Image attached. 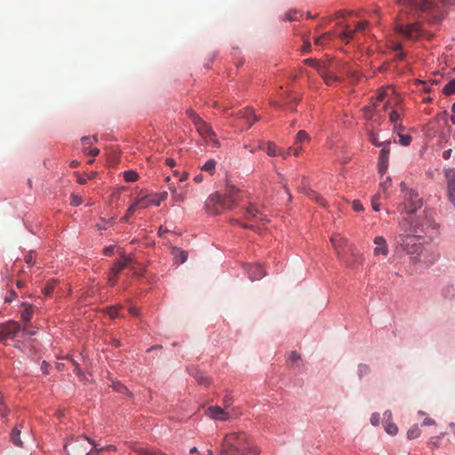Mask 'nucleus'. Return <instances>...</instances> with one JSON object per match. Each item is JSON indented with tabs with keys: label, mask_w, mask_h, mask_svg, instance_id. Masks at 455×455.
I'll list each match as a JSON object with an SVG mask.
<instances>
[{
	"label": "nucleus",
	"mask_w": 455,
	"mask_h": 455,
	"mask_svg": "<svg viewBox=\"0 0 455 455\" xmlns=\"http://www.w3.org/2000/svg\"><path fill=\"white\" fill-rule=\"evenodd\" d=\"M399 228L401 231L415 234L420 238L427 237L430 241L434 240L439 233V225L426 213L417 218L412 215L403 217L399 221Z\"/></svg>",
	"instance_id": "obj_4"
},
{
	"label": "nucleus",
	"mask_w": 455,
	"mask_h": 455,
	"mask_svg": "<svg viewBox=\"0 0 455 455\" xmlns=\"http://www.w3.org/2000/svg\"><path fill=\"white\" fill-rule=\"evenodd\" d=\"M71 201L73 205H80L83 203L82 198L79 196L72 195L71 196Z\"/></svg>",
	"instance_id": "obj_54"
},
{
	"label": "nucleus",
	"mask_w": 455,
	"mask_h": 455,
	"mask_svg": "<svg viewBox=\"0 0 455 455\" xmlns=\"http://www.w3.org/2000/svg\"><path fill=\"white\" fill-rule=\"evenodd\" d=\"M21 305L25 307L21 313V319L25 323H28L32 319L34 314L33 307L28 303H22Z\"/></svg>",
	"instance_id": "obj_26"
},
{
	"label": "nucleus",
	"mask_w": 455,
	"mask_h": 455,
	"mask_svg": "<svg viewBox=\"0 0 455 455\" xmlns=\"http://www.w3.org/2000/svg\"><path fill=\"white\" fill-rule=\"evenodd\" d=\"M8 414V410L4 403L3 396L0 395V416L5 418Z\"/></svg>",
	"instance_id": "obj_48"
},
{
	"label": "nucleus",
	"mask_w": 455,
	"mask_h": 455,
	"mask_svg": "<svg viewBox=\"0 0 455 455\" xmlns=\"http://www.w3.org/2000/svg\"><path fill=\"white\" fill-rule=\"evenodd\" d=\"M132 451L138 455H166L160 451L152 450L145 447H132Z\"/></svg>",
	"instance_id": "obj_24"
},
{
	"label": "nucleus",
	"mask_w": 455,
	"mask_h": 455,
	"mask_svg": "<svg viewBox=\"0 0 455 455\" xmlns=\"http://www.w3.org/2000/svg\"><path fill=\"white\" fill-rule=\"evenodd\" d=\"M192 376L200 385L209 386L211 384L210 379L202 371L195 370L192 372Z\"/></svg>",
	"instance_id": "obj_25"
},
{
	"label": "nucleus",
	"mask_w": 455,
	"mask_h": 455,
	"mask_svg": "<svg viewBox=\"0 0 455 455\" xmlns=\"http://www.w3.org/2000/svg\"><path fill=\"white\" fill-rule=\"evenodd\" d=\"M443 93L451 95L455 93V78L450 80L443 88Z\"/></svg>",
	"instance_id": "obj_31"
},
{
	"label": "nucleus",
	"mask_w": 455,
	"mask_h": 455,
	"mask_svg": "<svg viewBox=\"0 0 455 455\" xmlns=\"http://www.w3.org/2000/svg\"><path fill=\"white\" fill-rule=\"evenodd\" d=\"M117 277L118 276H115L114 275H111V272H109L108 279V285L114 286L116 283Z\"/></svg>",
	"instance_id": "obj_56"
},
{
	"label": "nucleus",
	"mask_w": 455,
	"mask_h": 455,
	"mask_svg": "<svg viewBox=\"0 0 455 455\" xmlns=\"http://www.w3.org/2000/svg\"><path fill=\"white\" fill-rule=\"evenodd\" d=\"M246 269L249 277L251 281L259 280L266 275V272L264 271L262 266L258 263L253 265H248Z\"/></svg>",
	"instance_id": "obj_20"
},
{
	"label": "nucleus",
	"mask_w": 455,
	"mask_h": 455,
	"mask_svg": "<svg viewBox=\"0 0 455 455\" xmlns=\"http://www.w3.org/2000/svg\"><path fill=\"white\" fill-rule=\"evenodd\" d=\"M236 116L239 121L244 122V124H247L248 128L259 119V117L255 115L254 110L250 108L240 110Z\"/></svg>",
	"instance_id": "obj_16"
},
{
	"label": "nucleus",
	"mask_w": 455,
	"mask_h": 455,
	"mask_svg": "<svg viewBox=\"0 0 455 455\" xmlns=\"http://www.w3.org/2000/svg\"><path fill=\"white\" fill-rule=\"evenodd\" d=\"M172 198L175 203H183L185 200V196L182 192H179L178 189L175 187H170L169 188Z\"/></svg>",
	"instance_id": "obj_28"
},
{
	"label": "nucleus",
	"mask_w": 455,
	"mask_h": 455,
	"mask_svg": "<svg viewBox=\"0 0 455 455\" xmlns=\"http://www.w3.org/2000/svg\"><path fill=\"white\" fill-rule=\"evenodd\" d=\"M379 420H380V415L377 412H374L371 414V423L373 425V426H378L379 424Z\"/></svg>",
	"instance_id": "obj_50"
},
{
	"label": "nucleus",
	"mask_w": 455,
	"mask_h": 455,
	"mask_svg": "<svg viewBox=\"0 0 455 455\" xmlns=\"http://www.w3.org/2000/svg\"><path fill=\"white\" fill-rule=\"evenodd\" d=\"M140 210L138 208V205L136 204V202H134L129 208H128V211H129V213H135L136 211Z\"/></svg>",
	"instance_id": "obj_63"
},
{
	"label": "nucleus",
	"mask_w": 455,
	"mask_h": 455,
	"mask_svg": "<svg viewBox=\"0 0 455 455\" xmlns=\"http://www.w3.org/2000/svg\"><path fill=\"white\" fill-rule=\"evenodd\" d=\"M17 297V293L14 291H11L10 294L5 297V302H12Z\"/></svg>",
	"instance_id": "obj_57"
},
{
	"label": "nucleus",
	"mask_w": 455,
	"mask_h": 455,
	"mask_svg": "<svg viewBox=\"0 0 455 455\" xmlns=\"http://www.w3.org/2000/svg\"><path fill=\"white\" fill-rule=\"evenodd\" d=\"M135 202L139 209H146L149 207L150 204H152V200L147 197L139 198Z\"/></svg>",
	"instance_id": "obj_34"
},
{
	"label": "nucleus",
	"mask_w": 455,
	"mask_h": 455,
	"mask_svg": "<svg viewBox=\"0 0 455 455\" xmlns=\"http://www.w3.org/2000/svg\"><path fill=\"white\" fill-rule=\"evenodd\" d=\"M172 255L174 257V261L177 264H181L187 261L188 259V252L186 251H182L177 247L172 248Z\"/></svg>",
	"instance_id": "obj_23"
},
{
	"label": "nucleus",
	"mask_w": 455,
	"mask_h": 455,
	"mask_svg": "<svg viewBox=\"0 0 455 455\" xmlns=\"http://www.w3.org/2000/svg\"><path fill=\"white\" fill-rule=\"evenodd\" d=\"M371 372V368L368 364L360 363L358 365L357 373L359 378L368 375Z\"/></svg>",
	"instance_id": "obj_33"
},
{
	"label": "nucleus",
	"mask_w": 455,
	"mask_h": 455,
	"mask_svg": "<svg viewBox=\"0 0 455 455\" xmlns=\"http://www.w3.org/2000/svg\"><path fill=\"white\" fill-rule=\"evenodd\" d=\"M451 0H396L402 7L395 31L402 36L416 41L424 36L430 39L433 35L426 32L423 22L435 26L445 18L446 6Z\"/></svg>",
	"instance_id": "obj_1"
},
{
	"label": "nucleus",
	"mask_w": 455,
	"mask_h": 455,
	"mask_svg": "<svg viewBox=\"0 0 455 455\" xmlns=\"http://www.w3.org/2000/svg\"><path fill=\"white\" fill-rule=\"evenodd\" d=\"M158 198L156 200H152V204H155L156 206H159L161 202L165 201L168 196V193L166 191H164L160 193L158 196Z\"/></svg>",
	"instance_id": "obj_46"
},
{
	"label": "nucleus",
	"mask_w": 455,
	"mask_h": 455,
	"mask_svg": "<svg viewBox=\"0 0 455 455\" xmlns=\"http://www.w3.org/2000/svg\"><path fill=\"white\" fill-rule=\"evenodd\" d=\"M259 452L253 445L245 433H230L227 435L221 443L220 455H237Z\"/></svg>",
	"instance_id": "obj_5"
},
{
	"label": "nucleus",
	"mask_w": 455,
	"mask_h": 455,
	"mask_svg": "<svg viewBox=\"0 0 455 455\" xmlns=\"http://www.w3.org/2000/svg\"><path fill=\"white\" fill-rule=\"evenodd\" d=\"M311 137L306 131H299L296 135V142H303L305 140H310Z\"/></svg>",
	"instance_id": "obj_40"
},
{
	"label": "nucleus",
	"mask_w": 455,
	"mask_h": 455,
	"mask_svg": "<svg viewBox=\"0 0 455 455\" xmlns=\"http://www.w3.org/2000/svg\"><path fill=\"white\" fill-rule=\"evenodd\" d=\"M289 360L291 361L292 363H296L299 360H300V355L296 351H292L289 355Z\"/></svg>",
	"instance_id": "obj_53"
},
{
	"label": "nucleus",
	"mask_w": 455,
	"mask_h": 455,
	"mask_svg": "<svg viewBox=\"0 0 455 455\" xmlns=\"http://www.w3.org/2000/svg\"><path fill=\"white\" fill-rule=\"evenodd\" d=\"M112 387L115 391L118 392V393H122V394H124V393H128V389L125 386H124L121 382L119 381H113L112 383Z\"/></svg>",
	"instance_id": "obj_41"
},
{
	"label": "nucleus",
	"mask_w": 455,
	"mask_h": 455,
	"mask_svg": "<svg viewBox=\"0 0 455 455\" xmlns=\"http://www.w3.org/2000/svg\"><path fill=\"white\" fill-rule=\"evenodd\" d=\"M124 179L126 182H134L138 180L139 174L133 170H129L124 172Z\"/></svg>",
	"instance_id": "obj_30"
},
{
	"label": "nucleus",
	"mask_w": 455,
	"mask_h": 455,
	"mask_svg": "<svg viewBox=\"0 0 455 455\" xmlns=\"http://www.w3.org/2000/svg\"><path fill=\"white\" fill-rule=\"evenodd\" d=\"M395 90L392 86L381 87L378 90L371 102L362 108L363 117L371 127L378 126L385 120V112L395 99Z\"/></svg>",
	"instance_id": "obj_2"
},
{
	"label": "nucleus",
	"mask_w": 455,
	"mask_h": 455,
	"mask_svg": "<svg viewBox=\"0 0 455 455\" xmlns=\"http://www.w3.org/2000/svg\"><path fill=\"white\" fill-rule=\"evenodd\" d=\"M391 182L390 177H387L385 180L381 181L379 184V192L383 191L385 193L390 188Z\"/></svg>",
	"instance_id": "obj_45"
},
{
	"label": "nucleus",
	"mask_w": 455,
	"mask_h": 455,
	"mask_svg": "<svg viewBox=\"0 0 455 455\" xmlns=\"http://www.w3.org/2000/svg\"><path fill=\"white\" fill-rule=\"evenodd\" d=\"M259 148L265 151L269 156H281L287 157V156L292 154L299 156L300 148L289 147L287 149H283L278 144H260Z\"/></svg>",
	"instance_id": "obj_11"
},
{
	"label": "nucleus",
	"mask_w": 455,
	"mask_h": 455,
	"mask_svg": "<svg viewBox=\"0 0 455 455\" xmlns=\"http://www.w3.org/2000/svg\"><path fill=\"white\" fill-rule=\"evenodd\" d=\"M329 39H331V35L329 33H325V34H323L322 36L316 37L315 39V44L316 45H323Z\"/></svg>",
	"instance_id": "obj_43"
},
{
	"label": "nucleus",
	"mask_w": 455,
	"mask_h": 455,
	"mask_svg": "<svg viewBox=\"0 0 455 455\" xmlns=\"http://www.w3.org/2000/svg\"><path fill=\"white\" fill-rule=\"evenodd\" d=\"M403 199L401 212H405L408 216L415 213L417 210L420 209L422 206V201L419 197V195L411 189L404 190Z\"/></svg>",
	"instance_id": "obj_10"
},
{
	"label": "nucleus",
	"mask_w": 455,
	"mask_h": 455,
	"mask_svg": "<svg viewBox=\"0 0 455 455\" xmlns=\"http://www.w3.org/2000/svg\"><path fill=\"white\" fill-rule=\"evenodd\" d=\"M310 48H311V44H310L309 41H305L304 44L302 45V51L305 52H307L310 51Z\"/></svg>",
	"instance_id": "obj_62"
},
{
	"label": "nucleus",
	"mask_w": 455,
	"mask_h": 455,
	"mask_svg": "<svg viewBox=\"0 0 455 455\" xmlns=\"http://www.w3.org/2000/svg\"><path fill=\"white\" fill-rule=\"evenodd\" d=\"M74 371L81 379H84V373L83 372V371L81 370L79 365H76V367H75V371Z\"/></svg>",
	"instance_id": "obj_60"
},
{
	"label": "nucleus",
	"mask_w": 455,
	"mask_h": 455,
	"mask_svg": "<svg viewBox=\"0 0 455 455\" xmlns=\"http://www.w3.org/2000/svg\"><path fill=\"white\" fill-rule=\"evenodd\" d=\"M124 268L122 262L119 260L116 262L112 267L110 268L111 275H114L115 276H118L121 271Z\"/></svg>",
	"instance_id": "obj_37"
},
{
	"label": "nucleus",
	"mask_w": 455,
	"mask_h": 455,
	"mask_svg": "<svg viewBox=\"0 0 455 455\" xmlns=\"http://www.w3.org/2000/svg\"><path fill=\"white\" fill-rule=\"evenodd\" d=\"M423 426H433V425H435V421L434 419H432L431 418L429 417H427L423 423H422Z\"/></svg>",
	"instance_id": "obj_61"
},
{
	"label": "nucleus",
	"mask_w": 455,
	"mask_h": 455,
	"mask_svg": "<svg viewBox=\"0 0 455 455\" xmlns=\"http://www.w3.org/2000/svg\"><path fill=\"white\" fill-rule=\"evenodd\" d=\"M243 192L232 184H227L224 193L216 192L209 196L205 201L208 214L219 215L231 210L243 199Z\"/></svg>",
	"instance_id": "obj_3"
},
{
	"label": "nucleus",
	"mask_w": 455,
	"mask_h": 455,
	"mask_svg": "<svg viewBox=\"0 0 455 455\" xmlns=\"http://www.w3.org/2000/svg\"><path fill=\"white\" fill-rule=\"evenodd\" d=\"M352 207H353L354 211H355V212H363V206L362 203L358 200L353 201Z\"/></svg>",
	"instance_id": "obj_51"
},
{
	"label": "nucleus",
	"mask_w": 455,
	"mask_h": 455,
	"mask_svg": "<svg viewBox=\"0 0 455 455\" xmlns=\"http://www.w3.org/2000/svg\"><path fill=\"white\" fill-rule=\"evenodd\" d=\"M216 167V161L213 159L208 160L203 166L202 170L204 172H213Z\"/></svg>",
	"instance_id": "obj_38"
},
{
	"label": "nucleus",
	"mask_w": 455,
	"mask_h": 455,
	"mask_svg": "<svg viewBox=\"0 0 455 455\" xmlns=\"http://www.w3.org/2000/svg\"><path fill=\"white\" fill-rule=\"evenodd\" d=\"M308 196L311 199L315 200V202H317V203L321 204L322 205L325 206L324 200L316 192L310 190L308 192Z\"/></svg>",
	"instance_id": "obj_44"
},
{
	"label": "nucleus",
	"mask_w": 455,
	"mask_h": 455,
	"mask_svg": "<svg viewBox=\"0 0 455 455\" xmlns=\"http://www.w3.org/2000/svg\"><path fill=\"white\" fill-rule=\"evenodd\" d=\"M57 283V280L49 281L43 290L44 294L45 296H50L52 293Z\"/></svg>",
	"instance_id": "obj_32"
},
{
	"label": "nucleus",
	"mask_w": 455,
	"mask_h": 455,
	"mask_svg": "<svg viewBox=\"0 0 455 455\" xmlns=\"http://www.w3.org/2000/svg\"><path fill=\"white\" fill-rule=\"evenodd\" d=\"M368 21H362V22H359L357 25H356V28H355V31H363L365 29V28L368 26Z\"/></svg>",
	"instance_id": "obj_58"
},
{
	"label": "nucleus",
	"mask_w": 455,
	"mask_h": 455,
	"mask_svg": "<svg viewBox=\"0 0 455 455\" xmlns=\"http://www.w3.org/2000/svg\"><path fill=\"white\" fill-rule=\"evenodd\" d=\"M20 331L19 323L9 321L0 324V340L5 339H13L15 335Z\"/></svg>",
	"instance_id": "obj_14"
},
{
	"label": "nucleus",
	"mask_w": 455,
	"mask_h": 455,
	"mask_svg": "<svg viewBox=\"0 0 455 455\" xmlns=\"http://www.w3.org/2000/svg\"><path fill=\"white\" fill-rule=\"evenodd\" d=\"M317 71L328 85H332L334 83L339 81V78L333 75V71L331 67L326 65H318Z\"/></svg>",
	"instance_id": "obj_17"
},
{
	"label": "nucleus",
	"mask_w": 455,
	"mask_h": 455,
	"mask_svg": "<svg viewBox=\"0 0 455 455\" xmlns=\"http://www.w3.org/2000/svg\"><path fill=\"white\" fill-rule=\"evenodd\" d=\"M417 84H422L423 86V90L426 92H431V87L430 85H427V83L425 81H422V80H418L417 81Z\"/></svg>",
	"instance_id": "obj_59"
},
{
	"label": "nucleus",
	"mask_w": 455,
	"mask_h": 455,
	"mask_svg": "<svg viewBox=\"0 0 455 455\" xmlns=\"http://www.w3.org/2000/svg\"><path fill=\"white\" fill-rule=\"evenodd\" d=\"M394 50L396 52L397 57H399L400 59L403 58L404 53L402 51L401 44H395V46H394Z\"/></svg>",
	"instance_id": "obj_55"
},
{
	"label": "nucleus",
	"mask_w": 455,
	"mask_h": 455,
	"mask_svg": "<svg viewBox=\"0 0 455 455\" xmlns=\"http://www.w3.org/2000/svg\"><path fill=\"white\" fill-rule=\"evenodd\" d=\"M165 164H166V165H168L170 167H174L176 165L175 160L172 157L167 158L165 160Z\"/></svg>",
	"instance_id": "obj_64"
},
{
	"label": "nucleus",
	"mask_w": 455,
	"mask_h": 455,
	"mask_svg": "<svg viewBox=\"0 0 455 455\" xmlns=\"http://www.w3.org/2000/svg\"><path fill=\"white\" fill-rule=\"evenodd\" d=\"M187 116L193 123L196 130L204 140L211 142H218L216 134L213 132L212 127L204 121L193 109L187 110Z\"/></svg>",
	"instance_id": "obj_9"
},
{
	"label": "nucleus",
	"mask_w": 455,
	"mask_h": 455,
	"mask_svg": "<svg viewBox=\"0 0 455 455\" xmlns=\"http://www.w3.org/2000/svg\"><path fill=\"white\" fill-rule=\"evenodd\" d=\"M120 261L122 262L124 267H131L134 272H136L134 264H136L134 258L132 255L123 254Z\"/></svg>",
	"instance_id": "obj_27"
},
{
	"label": "nucleus",
	"mask_w": 455,
	"mask_h": 455,
	"mask_svg": "<svg viewBox=\"0 0 455 455\" xmlns=\"http://www.w3.org/2000/svg\"><path fill=\"white\" fill-rule=\"evenodd\" d=\"M379 198H380V193L379 192L371 199V206H372V209L375 212H379V204L378 203Z\"/></svg>",
	"instance_id": "obj_47"
},
{
	"label": "nucleus",
	"mask_w": 455,
	"mask_h": 455,
	"mask_svg": "<svg viewBox=\"0 0 455 455\" xmlns=\"http://www.w3.org/2000/svg\"><path fill=\"white\" fill-rule=\"evenodd\" d=\"M25 261L28 265H34L36 263V256L34 252L30 251L25 256Z\"/></svg>",
	"instance_id": "obj_49"
},
{
	"label": "nucleus",
	"mask_w": 455,
	"mask_h": 455,
	"mask_svg": "<svg viewBox=\"0 0 455 455\" xmlns=\"http://www.w3.org/2000/svg\"><path fill=\"white\" fill-rule=\"evenodd\" d=\"M22 425L19 424L13 427L11 432V441L18 447H22L23 443L20 438L21 433Z\"/></svg>",
	"instance_id": "obj_22"
},
{
	"label": "nucleus",
	"mask_w": 455,
	"mask_h": 455,
	"mask_svg": "<svg viewBox=\"0 0 455 455\" xmlns=\"http://www.w3.org/2000/svg\"><path fill=\"white\" fill-rule=\"evenodd\" d=\"M420 434H421L420 428L419 427V426L417 424H414L409 428V430L407 432V437L410 440L416 439L420 435Z\"/></svg>",
	"instance_id": "obj_29"
},
{
	"label": "nucleus",
	"mask_w": 455,
	"mask_h": 455,
	"mask_svg": "<svg viewBox=\"0 0 455 455\" xmlns=\"http://www.w3.org/2000/svg\"><path fill=\"white\" fill-rule=\"evenodd\" d=\"M419 239L421 238L415 234L401 231L395 237V243L403 251L416 260L422 252V244L419 242Z\"/></svg>",
	"instance_id": "obj_6"
},
{
	"label": "nucleus",
	"mask_w": 455,
	"mask_h": 455,
	"mask_svg": "<svg viewBox=\"0 0 455 455\" xmlns=\"http://www.w3.org/2000/svg\"><path fill=\"white\" fill-rule=\"evenodd\" d=\"M403 98L401 96H396L391 103V111L389 113V121L394 125V129L397 132V134L400 137L399 142H407L411 140L408 135L402 134V131L403 128L401 125V122L404 116V107L403 104Z\"/></svg>",
	"instance_id": "obj_7"
},
{
	"label": "nucleus",
	"mask_w": 455,
	"mask_h": 455,
	"mask_svg": "<svg viewBox=\"0 0 455 455\" xmlns=\"http://www.w3.org/2000/svg\"><path fill=\"white\" fill-rule=\"evenodd\" d=\"M64 448L68 455H97L93 443L86 436L69 440Z\"/></svg>",
	"instance_id": "obj_8"
},
{
	"label": "nucleus",
	"mask_w": 455,
	"mask_h": 455,
	"mask_svg": "<svg viewBox=\"0 0 455 455\" xmlns=\"http://www.w3.org/2000/svg\"><path fill=\"white\" fill-rule=\"evenodd\" d=\"M83 153L85 156H91L92 157H94L99 155L100 149L97 148L86 147L83 149Z\"/></svg>",
	"instance_id": "obj_42"
},
{
	"label": "nucleus",
	"mask_w": 455,
	"mask_h": 455,
	"mask_svg": "<svg viewBox=\"0 0 455 455\" xmlns=\"http://www.w3.org/2000/svg\"><path fill=\"white\" fill-rule=\"evenodd\" d=\"M204 413L206 416L214 420L228 421L232 418L230 411L217 405L209 406L205 410Z\"/></svg>",
	"instance_id": "obj_13"
},
{
	"label": "nucleus",
	"mask_w": 455,
	"mask_h": 455,
	"mask_svg": "<svg viewBox=\"0 0 455 455\" xmlns=\"http://www.w3.org/2000/svg\"><path fill=\"white\" fill-rule=\"evenodd\" d=\"M245 219L248 220H267L266 215L260 212L252 204H251L245 210Z\"/></svg>",
	"instance_id": "obj_19"
},
{
	"label": "nucleus",
	"mask_w": 455,
	"mask_h": 455,
	"mask_svg": "<svg viewBox=\"0 0 455 455\" xmlns=\"http://www.w3.org/2000/svg\"><path fill=\"white\" fill-rule=\"evenodd\" d=\"M444 176L447 180V196L455 208V169H445Z\"/></svg>",
	"instance_id": "obj_15"
},
{
	"label": "nucleus",
	"mask_w": 455,
	"mask_h": 455,
	"mask_svg": "<svg viewBox=\"0 0 455 455\" xmlns=\"http://www.w3.org/2000/svg\"><path fill=\"white\" fill-rule=\"evenodd\" d=\"M385 430L388 435H395L398 432V427L394 423L386 422Z\"/></svg>",
	"instance_id": "obj_39"
},
{
	"label": "nucleus",
	"mask_w": 455,
	"mask_h": 455,
	"mask_svg": "<svg viewBox=\"0 0 455 455\" xmlns=\"http://www.w3.org/2000/svg\"><path fill=\"white\" fill-rule=\"evenodd\" d=\"M374 243L376 245V247L374 248V251H373L375 256H379V255L387 256V255L388 247H387V242L383 236L375 237Z\"/></svg>",
	"instance_id": "obj_21"
},
{
	"label": "nucleus",
	"mask_w": 455,
	"mask_h": 455,
	"mask_svg": "<svg viewBox=\"0 0 455 455\" xmlns=\"http://www.w3.org/2000/svg\"><path fill=\"white\" fill-rule=\"evenodd\" d=\"M331 244L337 252L339 260L343 261L347 267H352L353 264L345 259L343 254L344 248L347 245V239L340 234H334L331 237Z\"/></svg>",
	"instance_id": "obj_12"
},
{
	"label": "nucleus",
	"mask_w": 455,
	"mask_h": 455,
	"mask_svg": "<svg viewBox=\"0 0 455 455\" xmlns=\"http://www.w3.org/2000/svg\"><path fill=\"white\" fill-rule=\"evenodd\" d=\"M390 149L388 147H385L381 149L379 156L378 171L379 173L384 175L388 168V157Z\"/></svg>",
	"instance_id": "obj_18"
},
{
	"label": "nucleus",
	"mask_w": 455,
	"mask_h": 455,
	"mask_svg": "<svg viewBox=\"0 0 455 455\" xmlns=\"http://www.w3.org/2000/svg\"><path fill=\"white\" fill-rule=\"evenodd\" d=\"M121 308H122V306H120V305L112 306V307H108L106 311H107V314L109 315V317L111 319H114L118 316V311Z\"/></svg>",
	"instance_id": "obj_35"
},
{
	"label": "nucleus",
	"mask_w": 455,
	"mask_h": 455,
	"mask_svg": "<svg viewBox=\"0 0 455 455\" xmlns=\"http://www.w3.org/2000/svg\"><path fill=\"white\" fill-rule=\"evenodd\" d=\"M355 29H350L348 27L346 28L345 31L340 34V38L348 42L351 40L355 33Z\"/></svg>",
	"instance_id": "obj_36"
},
{
	"label": "nucleus",
	"mask_w": 455,
	"mask_h": 455,
	"mask_svg": "<svg viewBox=\"0 0 455 455\" xmlns=\"http://www.w3.org/2000/svg\"><path fill=\"white\" fill-rule=\"evenodd\" d=\"M305 63L307 64V65H311L313 66L316 70H317V66L318 65H326L325 63H320L318 62L315 59H307L305 60Z\"/></svg>",
	"instance_id": "obj_52"
}]
</instances>
